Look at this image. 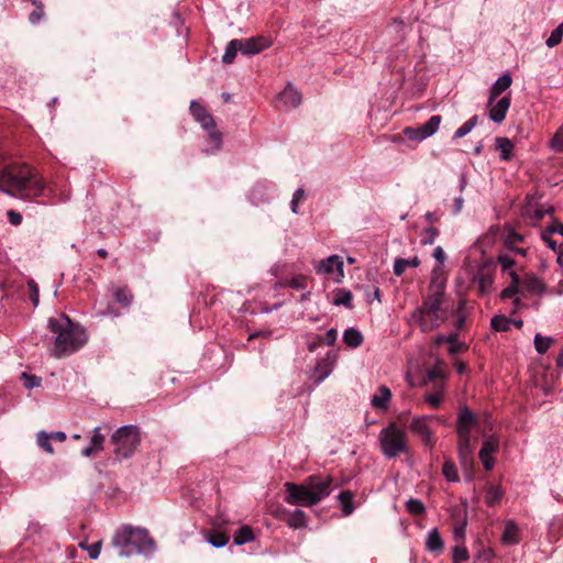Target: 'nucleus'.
<instances>
[{
  "mask_svg": "<svg viewBox=\"0 0 563 563\" xmlns=\"http://www.w3.org/2000/svg\"><path fill=\"white\" fill-rule=\"evenodd\" d=\"M495 145L496 148L499 151V156L501 161H509L511 158L514 144L508 137H496Z\"/></svg>",
  "mask_w": 563,
  "mask_h": 563,
  "instance_id": "nucleus-25",
  "label": "nucleus"
},
{
  "mask_svg": "<svg viewBox=\"0 0 563 563\" xmlns=\"http://www.w3.org/2000/svg\"><path fill=\"white\" fill-rule=\"evenodd\" d=\"M407 510L412 515H420L424 511V505L421 500L411 498L407 501Z\"/></svg>",
  "mask_w": 563,
  "mask_h": 563,
  "instance_id": "nucleus-49",
  "label": "nucleus"
},
{
  "mask_svg": "<svg viewBox=\"0 0 563 563\" xmlns=\"http://www.w3.org/2000/svg\"><path fill=\"white\" fill-rule=\"evenodd\" d=\"M563 38V22L554 29L550 36L547 38L545 44L549 48L558 46Z\"/></svg>",
  "mask_w": 563,
  "mask_h": 563,
  "instance_id": "nucleus-39",
  "label": "nucleus"
},
{
  "mask_svg": "<svg viewBox=\"0 0 563 563\" xmlns=\"http://www.w3.org/2000/svg\"><path fill=\"white\" fill-rule=\"evenodd\" d=\"M444 543L437 528L431 529L426 538V549L433 554H440Z\"/></svg>",
  "mask_w": 563,
  "mask_h": 563,
  "instance_id": "nucleus-22",
  "label": "nucleus"
},
{
  "mask_svg": "<svg viewBox=\"0 0 563 563\" xmlns=\"http://www.w3.org/2000/svg\"><path fill=\"white\" fill-rule=\"evenodd\" d=\"M22 378H23L24 385L27 389H33L41 385V378L35 375H27L24 373L22 375Z\"/></svg>",
  "mask_w": 563,
  "mask_h": 563,
  "instance_id": "nucleus-53",
  "label": "nucleus"
},
{
  "mask_svg": "<svg viewBox=\"0 0 563 563\" xmlns=\"http://www.w3.org/2000/svg\"><path fill=\"white\" fill-rule=\"evenodd\" d=\"M313 268L318 275L327 276L335 283H341L344 278V263L336 254L313 263Z\"/></svg>",
  "mask_w": 563,
  "mask_h": 563,
  "instance_id": "nucleus-8",
  "label": "nucleus"
},
{
  "mask_svg": "<svg viewBox=\"0 0 563 563\" xmlns=\"http://www.w3.org/2000/svg\"><path fill=\"white\" fill-rule=\"evenodd\" d=\"M498 263L500 264L501 271L504 273H508L510 275V271H514L512 267L515 265V260L510 255H508V254L499 255Z\"/></svg>",
  "mask_w": 563,
  "mask_h": 563,
  "instance_id": "nucleus-47",
  "label": "nucleus"
},
{
  "mask_svg": "<svg viewBox=\"0 0 563 563\" xmlns=\"http://www.w3.org/2000/svg\"><path fill=\"white\" fill-rule=\"evenodd\" d=\"M208 542L214 548H223L229 543V537L223 533H217L211 536Z\"/></svg>",
  "mask_w": 563,
  "mask_h": 563,
  "instance_id": "nucleus-50",
  "label": "nucleus"
},
{
  "mask_svg": "<svg viewBox=\"0 0 563 563\" xmlns=\"http://www.w3.org/2000/svg\"><path fill=\"white\" fill-rule=\"evenodd\" d=\"M278 101L287 110L297 108L301 103V95L292 84H287L278 95Z\"/></svg>",
  "mask_w": 563,
  "mask_h": 563,
  "instance_id": "nucleus-14",
  "label": "nucleus"
},
{
  "mask_svg": "<svg viewBox=\"0 0 563 563\" xmlns=\"http://www.w3.org/2000/svg\"><path fill=\"white\" fill-rule=\"evenodd\" d=\"M343 341L350 347H357L363 342V335L357 329L349 328L343 333Z\"/></svg>",
  "mask_w": 563,
  "mask_h": 563,
  "instance_id": "nucleus-26",
  "label": "nucleus"
},
{
  "mask_svg": "<svg viewBox=\"0 0 563 563\" xmlns=\"http://www.w3.org/2000/svg\"><path fill=\"white\" fill-rule=\"evenodd\" d=\"M454 306L442 287L430 286L422 305L417 307L408 322L418 325L423 333L439 329L454 313Z\"/></svg>",
  "mask_w": 563,
  "mask_h": 563,
  "instance_id": "nucleus-1",
  "label": "nucleus"
},
{
  "mask_svg": "<svg viewBox=\"0 0 563 563\" xmlns=\"http://www.w3.org/2000/svg\"><path fill=\"white\" fill-rule=\"evenodd\" d=\"M189 109L195 120L200 123L203 130L213 129V125L216 124L213 117L207 111V109L202 104H200L196 100H192L190 102Z\"/></svg>",
  "mask_w": 563,
  "mask_h": 563,
  "instance_id": "nucleus-13",
  "label": "nucleus"
},
{
  "mask_svg": "<svg viewBox=\"0 0 563 563\" xmlns=\"http://www.w3.org/2000/svg\"><path fill=\"white\" fill-rule=\"evenodd\" d=\"M51 441L52 440L49 439L47 432L40 431L37 433V438H36L37 445L41 446L44 451L48 452L49 454L54 453Z\"/></svg>",
  "mask_w": 563,
  "mask_h": 563,
  "instance_id": "nucleus-41",
  "label": "nucleus"
},
{
  "mask_svg": "<svg viewBox=\"0 0 563 563\" xmlns=\"http://www.w3.org/2000/svg\"><path fill=\"white\" fill-rule=\"evenodd\" d=\"M240 41V52L243 55H255L261 51L269 46V43L263 38H241Z\"/></svg>",
  "mask_w": 563,
  "mask_h": 563,
  "instance_id": "nucleus-17",
  "label": "nucleus"
},
{
  "mask_svg": "<svg viewBox=\"0 0 563 563\" xmlns=\"http://www.w3.org/2000/svg\"><path fill=\"white\" fill-rule=\"evenodd\" d=\"M439 235V231L434 227H429L421 232V244L431 245L434 243Z\"/></svg>",
  "mask_w": 563,
  "mask_h": 563,
  "instance_id": "nucleus-40",
  "label": "nucleus"
},
{
  "mask_svg": "<svg viewBox=\"0 0 563 563\" xmlns=\"http://www.w3.org/2000/svg\"><path fill=\"white\" fill-rule=\"evenodd\" d=\"M442 474L448 482L456 483L460 481L455 464L452 461H445L442 467Z\"/></svg>",
  "mask_w": 563,
  "mask_h": 563,
  "instance_id": "nucleus-35",
  "label": "nucleus"
},
{
  "mask_svg": "<svg viewBox=\"0 0 563 563\" xmlns=\"http://www.w3.org/2000/svg\"><path fill=\"white\" fill-rule=\"evenodd\" d=\"M27 286H29V290H30L31 300H32L33 305L36 307L40 302L38 286L34 280H30L27 283Z\"/></svg>",
  "mask_w": 563,
  "mask_h": 563,
  "instance_id": "nucleus-54",
  "label": "nucleus"
},
{
  "mask_svg": "<svg viewBox=\"0 0 563 563\" xmlns=\"http://www.w3.org/2000/svg\"><path fill=\"white\" fill-rule=\"evenodd\" d=\"M47 329L53 339L51 354L56 358L76 353L84 347L89 339L86 329L66 314L49 318Z\"/></svg>",
  "mask_w": 563,
  "mask_h": 563,
  "instance_id": "nucleus-2",
  "label": "nucleus"
},
{
  "mask_svg": "<svg viewBox=\"0 0 563 563\" xmlns=\"http://www.w3.org/2000/svg\"><path fill=\"white\" fill-rule=\"evenodd\" d=\"M468 560V551L465 547L456 545L453 549V563H461Z\"/></svg>",
  "mask_w": 563,
  "mask_h": 563,
  "instance_id": "nucleus-52",
  "label": "nucleus"
},
{
  "mask_svg": "<svg viewBox=\"0 0 563 563\" xmlns=\"http://www.w3.org/2000/svg\"><path fill=\"white\" fill-rule=\"evenodd\" d=\"M550 147L555 152H563V124L550 141Z\"/></svg>",
  "mask_w": 563,
  "mask_h": 563,
  "instance_id": "nucleus-43",
  "label": "nucleus"
},
{
  "mask_svg": "<svg viewBox=\"0 0 563 563\" xmlns=\"http://www.w3.org/2000/svg\"><path fill=\"white\" fill-rule=\"evenodd\" d=\"M549 235L552 233H558L560 235H563V224L561 222H556L553 225L549 227L547 231H544Z\"/></svg>",
  "mask_w": 563,
  "mask_h": 563,
  "instance_id": "nucleus-59",
  "label": "nucleus"
},
{
  "mask_svg": "<svg viewBox=\"0 0 563 563\" xmlns=\"http://www.w3.org/2000/svg\"><path fill=\"white\" fill-rule=\"evenodd\" d=\"M463 206H464V199L462 196H459L454 199V205H453V214H457L461 212V210L463 209Z\"/></svg>",
  "mask_w": 563,
  "mask_h": 563,
  "instance_id": "nucleus-62",
  "label": "nucleus"
},
{
  "mask_svg": "<svg viewBox=\"0 0 563 563\" xmlns=\"http://www.w3.org/2000/svg\"><path fill=\"white\" fill-rule=\"evenodd\" d=\"M331 478L310 476L307 484L286 483L285 501L294 506L311 507L330 495Z\"/></svg>",
  "mask_w": 563,
  "mask_h": 563,
  "instance_id": "nucleus-4",
  "label": "nucleus"
},
{
  "mask_svg": "<svg viewBox=\"0 0 563 563\" xmlns=\"http://www.w3.org/2000/svg\"><path fill=\"white\" fill-rule=\"evenodd\" d=\"M432 256L439 263L440 266H442L444 264L445 258H446L445 253L441 246H437L433 250Z\"/></svg>",
  "mask_w": 563,
  "mask_h": 563,
  "instance_id": "nucleus-57",
  "label": "nucleus"
},
{
  "mask_svg": "<svg viewBox=\"0 0 563 563\" xmlns=\"http://www.w3.org/2000/svg\"><path fill=\"white\" fill-rule=\"evenodd\" d=\"M487 107L489 109V113H488L489 119L495 123H501L505 120L507 112L509 110L510 97L504 96V97L499 98L498 100L496 99L495 101H492V103H490V97H489Z\"/></svg>",
  "mask_w": 563,
  "mask_h": 563,
  "instance_id": "nucleus-11",
  "label": "nucleus"
},
{
  "mask_svg": "<svg viewBox=\"0 0 563 563\" xmlns=\"http://www.w3.org/2000/svg\"><path fill=\"white\" fill-rule=\"evenodd\" d=\"M287 523H288L289 527L295 528V529H299V528L306 527L307 518H306L305 511L301 510V509L294 510L289 515Z\"/></svg>",
  "mask_w": 563,
  "mask_h": 563,
  "instance_id": "nucleus-28",
  "label": "nucleus"
},
{
  "mask_svg": "<svg viewBox=\"0 0 563 563\" xmlns=\"http://www.w3.org/2000/svg\"><path fill=\"white\" fill-rule=\"evenodd\" d=\"M504 497V490L498 486H492L487 489L485 501L488 506L493 507L500 503Z\"/></svg>",
  "mask_w": 563,
  "mask_h": 563,
  "instance_id": "nucleus-31",
  "label": "nucleus"
},
{
  "mask_svg": "<svg viewBox=\"0 0 563 563\" xmlns=\"http://www.w3.org/2000/svg\"><path fill=\"white\" fill-rule=\"evenodd\" d=\"M238 52H240V41L238 38L230 41L222 56V62L231 64L236 57Z\"/></svg>",
  "mask_w": 563,
  "mask_h": 563,
  "instance_id": "nucleus-30",
  "label": "nucleus"
},
{
  "mask_svg": "<svg viewBox=\"0 0 563 563\" xmlns=\"http://www.w3.org/2000/svg\"><path fill=\"white\" fill-rule=\"evenodd\" d=\"M114 299L118 303H121L123 306H129L132 301V296L125 289H117L114 291Z\"/></svg>",
  "mask_w": 563,
  "mask_h": 563,
  "instance_id": "nucleus-51",
  "label": "nucleus"
},
{
  "mask_svg": "<svg viewBox=\"0 0 563 563\" xmlns=\"http://www.w3.org/2000/svg\"><path fill=\"white\" fill-rule=\"evenodd\" d=\"M545 284L534 274L519 275L516 271H510V285L506 287L500 297L503 299H512L514 311L522 307L521 297L542 296L545 292Z\"/></svg>",
  "mask_w": 563,
  "mask_h": 563,
  "instance_id": "nucleus-5",
  "label": "nucleus"
},
{
  "mask_svg": "<svg viewBox=\"0 0 563 563\" xmlns=\"http://www.w3.org/2000/svg\"><path fill=\"white\" fill-rule=\"evenodd\" d=\"M285 285L294 288V289H305L307 287V277L302 274H298L291 278H289Z\"/></svg>",
  "mask_w": 563,
  "mask_h": 563,
  "instance_id": "nucleus-44",
  "label": "nucleus"
},
{
  "mask_svg": "<svg viewBox=\"0 0 563 563\" xmlns=\"http://www.w3.org/2000/svg\"><path fill=\"white\" fill-rule=\"evenodd\" d=\"M338 497H339V500L341 501L343 514L345 516L351 515L354 510V507L352 505L353 494L351 492L345 490V492H341Z\"/></svg>",
  "mask_w": 563,
  "mask_h": 563,
  "instance_id": "nucleus-36",
  "label": "nucleus"
},
{
  "mask_svg": "<svg viewBox=\"0 0 563 563\" xmlns=\"http://www.w3.org/2000/svg\"><path fill=\"white\" fill-rule=\"evenodd\" d=\"M553 342H554L553 338L543 336L540 333H537L534 335V340H533L536 351L539 354H544L550 349V346L552 345Z\"/></svg>",
  "mask_w": 563,
  "mask_h": 563,
  "instance_id": "nucleus-33",
  "label": "nucleus"
},
{
  "mask_svg": "<svg viewBox=\"0 0 563 563\" xmlns=\"http://www.w3.org/2000/svg\"><path fill=\"white\" fill-rule=\"evenodd\" d=\"M8 220L13 225H19L22 222V216L13 210L8 211Z\"/></svg>",
  "mask_w": 563,
  "mask_h": 563,
  "instance_id": "nucleus-58",
  "label": "nucleus"
},
{
  "mask_svg": "<svg viewBox=\"0 0 563 563\" xmlns=\"http://www.w3.org/2000/svg\"><path fill=\"white\" fill-rule=\"evenodd\" d=\"M113 547L118 550L119 556L128 558L133 554L151 556L155 552V543L148 531L143 528L124 526L119 529L113 539Z\"/></svg>",
  "mask_w": 563,
  "mask_h": 563,
  "instance_id": "nucleus-3",
  "label": "nucleus"
},
{
  "mask_svg": "<svg viewBox=\"0 0 563 563\" xmlns=\"http://www.w3.org/2000/svg\"><path fill=\"white\" fill-rule=\"evenodd\" d=\"M499 440L495 435H487L484 438L483 445L479 450V459L486 471L493 470L495 465V459L493 453L498 450Z\"/></svg>",
  "mask_w": 563,
  "mask_h": 563,
  "instance_id": "nucleus-10",
  "label": "nucleus"
},
{
  "mask_svg": "<svg viewBox=\"0 0 563 563\" xmlns=\"http://www.w3.org/2000/svg\"><path fill=\"white\" fill-rule=\"evenodd\" d=\"M523 240L522 235L518 234V233H515V232H511L508 236H507V240L506 242L508 244H514V243H518V242H521Z\"/></svg>",
  "mask_w": 563,
  "mask_h": 563,
  "instance_id": "nucleus-64",
  "label": "nucleus"
},
{
  "mask_svg": "<svg viewBox=\"0 0 563 563\" xmlns=\"http://www.w3.org/2000/svg\"><path fill=\"white\" fill-rule=\"evenodd\" d=\"M477 124V115H473L464 122L454 133L453 139H461L471 133Z\"/></svg>",
  "mask_w": 563,
  "mask_h": 563,
  "instance_id": "nucleus-37",
  "label": "nucleus"
},
{
  "mask_svg": "<svg viewBox=\"0 0 563 563\" xmlns=\"http://www.w3.org/2000/svg\"><path fill=\"white\" fill-rule=\"evenodd\" d=\"M89 554V558L96 560L99 558L101 552V541L95 542L91 545L85 548Z\"/></svg>",
  "mask_w": 563,
  "mask_h": 563,
  "instance_id": "nucleus-56",
  "label": "nucleus"
},
{
  "mask_svg": "<svg viewBox=\"0 0 563 563\" xmlns=\"http://www.w3.org/2000/svg\"><path fill=\"white\" fill-rule=\"evenodd\" d=\"M435 420L438 419L434 416H419L415 417L409 424V430L420 437L428 448H433L435 444V438L431 428V423Z\"/></svg>",
  "mask_w": 563,
  "mask_h": 563,
  "instance_id": "nucleus-9",
  "label": "nucleus"
},
{
  "mask_svg": "<svg viewBox=\"0 0 563 563\" xmlns=\"http://www.w3.org/2000/svg\"><path fill=\"white\" fill-rule=\"evenodd\" d=\"M501 541L507 545H515L520 542V528L515 520L509 519L505 522Z\"/></svg>",
  "mask_w": 563,
  "mask_h": 563,
  "instance_id": "nucleus-19",
  "label": "nucleus"
},
{
  "mask_svg": "<svg viewBox=\"0 0 563 563\" xmlns=\"http://www.w3.org/2000/svg\"><path fill=\"white\" fill-rule=\"evenodd\" d=\"M254 539L253 531L250 527L244 526L238 530L234 536V543L236 545H243L247 542H251Z\"/></svg>",
  "mask_w": 563,
  "mask_h": 563,
  "instance_id": "nucleus-34",
  "label": "nucleus"
},
{
  "mask_svg": "<svg viewBox=\"0 0 563 563\" xmlns=\"http://www.w3.org/2000/svg\"><path fill=\"white\" fill-rule=\"evenodd\" d=\"M441 123L440 115H432L423 125H421L427 137L432 136L439 130Z\"/></svg>",
  "mask_w": 563,
  "mask_h": 563,
  "instance_id": "nucleus-38",
  "label": "nucleus"
},
{
  "mask_svg": "<svg viewBox=\"0 0 563 563\" xmlns=\"http://www.w3.org/2000/svg\"><path fill=\"white\" fill-rule=\"evenodd\" d=\"M426 400L427 402L432 407V408H438L440 407L441 402H442V391H437L434 394H428L426 396Z\"/></svg>",
  "mask_w": 563,
  "mask_h": 563,
  "instance_id": "nucleus-55",
  "label": "nucleus"
},
{
  "mask_svg": "<svg viewBox=\"0 0 563 563\" xmlns=\"http://www.w3.org/2000/svg\"><path fill=\"white\" fill-rule=\"evenodd\" d=\"M111 441L114 445V454L119 459H129L140 444L139 429L131 424L123 426L112 434Z\"/></svg>",
  "mask_w": 563,
  "mask_h": 563,
  "instance_id": "nucleus-7",
  "label": "nucleus"
},
{
  "mask_svg": "<svg viewBox=\"0 0 563 563\" xmlns=\"http://www.w3.org/2000/svg\"><path fill=\"white\" fill-rule=\"evenodd\" d=\"M382 453L387 459H394L407 452L406 433L395 423L390 422L378 434Z\"/></svg>",
  "mask_w": 563,
  "mask_h": 563,
  "instance_id": "nucleus-6",
  "label": "nucleus"
},
{
  "mask_svg": "<svg viewBox=\"0 0 563 563\" xmlns=\"http://www.w3.org/2000/svg\"><path fill=\"white\" fill-rule=\"evenodd\" d=\"M514 319L503 314L495 316L490 321V325L495 331H508Z\"/></svg>",
  "mask_w": 563,
  "mask_h": 563,
  "instance_id": "nucleus-32",
  "label": "nucleus"
},
{
  "mask_svg": "<svg viewBox=\"0 0 563 563\" xmlns=\"http://www.w3.org/2000/svg\"><path fill=\"white\" fill-rule=\"evenodd\" d=\"M209 133V144L203 148L207 154H213L219 151L222 146V134L216 129L206 130Z\"/></svg>",
  "mask_w": 563,
  "mask_h": 563,
  "instance_id": "nucleus-24",
  "label": "nucleus"
},
{
  "mask_svg": "<svg viewBox=\"0 0 563 563\" xmlns=\"http://www.w3.org/2000/svg\"><path fill=\"white\" fill-rule=\"evenodd\" d=\"M405 135L412 140V141H417V142H421L423 140L427 139L423 130L421 126L419 128H406L405 129Z\"/></svg>",
  "mask_w": 563,
  "mask_h": 563,
  "instance_id": "nucleus-45",
  "label": "nucleus"
},
{
  "mask_svg": "<svg viewBox=\"0 0 563 563\" xmlns=\"http://www.w3.org/2000/svg\"><path fill=\"white\" fill-rule=\"evenodd\" d=\"M476 422L475 416L468 408H464L459 413L457 419V435L459 437H471V429Z\"/></svg>",
  "mask_w": 563,
  "mask_h": 563,
  "instance_id": "nucleus-15",
  "label": "nucleus"
},
{
  "mask_svg": "<svg viewBox=\"0 0 563 563\" xmlns=\"http://www.w3.org/2000/svg\"><path fill=\"white\" fill-rule=\"evenodd\" d=\"M512 84V78L509 73L501 75L490 87L489 97L490 102L495 101L504 91H506Z\"/></svg>",
  "mask_w": 563,
  "mask_h": 563,
  "instance_id": "nucleus-21",
  "label": "nucleus"
},
{
  "mask_svg": "<svg viewBox=\"0 0 563 563\" xmlns=\"http://www.w3.org/2000/svg\"><path fill=\"white\" fill-rule=\"evenodd\" d=\"M334 306H344L346 308H352V294L350 290L341 288L338 289L335 296L332 300Z\"/></svg>",
  "mask_w": 563,
  "mask_h": 563,
  "instance_id": "nucleus-29",
  "label": "nucleus"
},
{
  "mask_svg": "<svg viewBox=\"0 0 563 563\" xmlns=\"http://www.w3.org/2000/svg\"><path fill=\"white\" fill-rule=\"evenodd\" d=\"M420 265V260L418 256H412L410 258H396L393 265V272L396 276H401L406 269L416 268Z\"/></svg>",
  "mask_w": 563,
  "mask_h": 563,
  "instance_id": "nucleus-23",
  "label": "nucleus"
},
{
  "mask_svg": "<svg viewBox=\"0 0 563 563\" xmlns=\"http://www.w3.org/2000/svg\"><path fill=\"white\" fill-rule=\"evenodd\" d=\"M464 349H466V345L459 341L457 343L451 344L449 346V353L452 354V355H455V354L460 353Z\"/></svg>",
  "mask_w": 563,
  "mask_h": 563,
  "instance_id": "nucleus-61",
  "label": "nucleus"
},
{
  "mask_svg": "<svg viewBox=\"0 0 563 563\" xmlns=\"http://www.w3.org/2000/svg\"><path fill=\"white\" fill-rule=\"evenodd\" d=\"M100 431H101L100 427H96L92 430V435H91L89 444L81 450L82 456L90 457L93 454L101 452L103 450V444H104L106 438L103 434H101Z\"/></svg>",
  "mask_w": 563,
  "mask_h": 563,
  "instance_id": "nucleus-16",
  "label": "nucleus"
},
{
  "mask_svg": "<svg viewBox=\"0 0 563 563\" xmlns=\"http://www.w3.org/2000/svg\"><path fill=\"white\" fill-rule=\"evenodd\" d=\"M336 338H338V333L334 329H330L327 334H325V344L327 345H333L334 342L336 341Z\"/></svg>",
  "mask_w": 563,
  "mask_h": 563,
  "instance_id": "nucleus-60",
  "label": "nucleus"
},
{
  "mask_svg": "<svg viewBox=\"0 0 563 563\" xmlns=\"http://www.w3.org/2000/svg\"><path fill=\"white\" fill-rule=\"evenodd\" d=\"M332 373V366L324 360L317 363L314 367V380L317 384L322 383Z\"/></svg>",
  "mask_w": 563,
  "mask_h": 563,
  "instance_id": "nucleus-27",
  "label": "nucleus"
},
{
  "mask_svg": "<svg viewBox=\"0 0 563 563\" xmlns=\"http://www.w3.org/2000/svg\"><path fill=\"white\" fill-rule=\"evenodd\" d=\"M391 399V391L386 386H380L378 390L372 396L371 405L375 409L386 410Z\"/></svg>",
  "mask_w": 563,
  "mask_h": 563,
  "instance_id": "nucleus-20",
  "label": "nucleus"
},
{
  "mask_svg": "<svg viewBox=\"0 0 563 563\" xmlns=\"http://www.w3.org/2000/svg\"><path fill=\"white\" fill-rule=\"evenodd\" d=\"M306 194L302 188H298L294 195L292 199L290 201V210L294 214L299 213V203L305 200Z\"/></svg>",
  "mask_w": 563,
  "mask_h": 563,
  "instance_id": "nucleus-42",
  "label": "nucleus"
},
{
  "mask_svg": "<svg viewBox=\"0 0 563 563\" xmlns=\"http://www.w3.org/2000/svg\"><path fill=\"white\" fill-rule=\"evenodd\" d=\"M541 238L543 242L547 244V246L558 254V262L560 263L562 257V251L558 243L553 239H551L550 235L545 232H542Z\"/></svg>",
  "mask_w": 563,
  "mask_h": 563,
  "instance_id": "nucleus-48",
  "label": "nucleus"
},
{
  "mask_svg": "<svg viewBox=\"0 0 563 563\" xmlns=\"http://www.w3.org/2000/svg\"><path fill=\"white\" fill-rule=\"evenodd\" d=\"M34 10L31 12L29 20L32 24H37L44 18V8L41 2L33 3Z\"/></svg>",
  "mask_w": 563,
  "mask_h": 563,
  "instance_id": "nucleus-46",
  "label": "nucleus"
},
{
  "mask_svg": "<svg viewBox=\"0 0 563 563\" xmlns=\"http://www.w3.org/2000/svg\"><path fill=\"white\" fill-rule=\"evenodd\" d=\"M273 186L266 183H257L250 190L249 197L252 203L260 205L266 202L271 198Z\"/></svg>",
  "mask_w": 563,
  "mask_h": 563,
  "instance_id": "nucleus-18",
  "label": "nucleus"
},
{
  "mask_svg": "<svg viewBox=\"0 0 563 563\" xmlns=\"http://www.w3.org/2000/svg\"><path fill=\"white\" fill-rule=\"evenodd\" d=\"M48 437L51 440H56L59 442H63L66 440V433L63 431L51 432V433H48Z\"/></svg>",
  "mask_w": 563,
  "mask_h": 563,
  "instance_id": "nucleus-63",
  "label": "nucleus"
},
{
  "mask_svg": "<svg viewBox=\"0 0 563 563\" xmlns=\"http://www.w3.org/2000/svg\"><path fill=\"white\" fill-rule=\"evenodd\" d=\"M459 460L464 471L472 468L474 460L471 437H459Z\"/></svg>",
  "mask_w": 563,
  "mask_h": 563,
  "instance_id": "nucleus-12",
  "label": "nucleus"
}]
</instances>
